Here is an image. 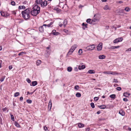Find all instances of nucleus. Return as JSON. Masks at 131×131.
I'll return each instance as SVG.
<instances>
[{
	"label": "nucleus",
	"instance_id": "f257e3e1",
	"mask_svg": "<svg viewBox=\"0 0 131 131\" xmlns=\"http://www.w3.org/2000/svg\"><path fill=\"white\" fill-rule=\"evenodd\" d=\"M31 11L29 8H27L26 10L21 12V13L22 17L25 19H29L30 17Z\"/></svg>",
	"mask_w": 131,
	"mask_h": 131
},
{
	"label": "nucleus",
	"instance_id": "f03ea898",
	"mask_svg": "<svg viewBox=\"0 0 131 131\" xmlns=\"http://www.w3.org/2000/svg\"><path fill=\"white\" fill-rule=\"evenodd\" d=\"M40 10V7L36 5L33 7V10L31 11V14L33 16H36L39 13Z\"/></svg>",
	"mask_w": 131,
	"mask_h": 131
},
{
	"label": "nucleus",
	"instance_id": "7ed1b4c3",
	"mask_svg": "<svg viewBox=\"0 0 131 131\" xmlns=\"http://www.w3.org/2000/svg\"><path fill=\"white\" fill-rule=\"evenodd\" d=\"M77 47V45L76 44H74L72 46L68 52V54L69 55H71Z\"/></svg>",
	"mask_w": 131,
	"mask_h": 131
},
{
	"label": "nucleus",
	"instance_id": "20e7f679",
	"mask_svg": "<svg viewBox=\"0 0 131 131\" xmlns=\"http://www.w3.org/2000/svg\"><path fill=\"white\" fill-rule=\"evenodd\" d=\"M47 4L48 2L47 1H42V2L40 5V6L41 7L44 8L47 5Z\"/></svg>",
	"mask_w": 131,
	"mask_h": 131
},
{
	"label": "nucleus",
	"instance_id": "39448f33",
	"mask_svg": "<svg viewBox=\"0 0 131 131\" xmlns=\"http://www.w3.org/2000/svg\"><path fill=\"white\" fill-rule=\"evenodd\" d=\"M95 46L94 45H92L91 46H88L86 47L87 50H93L95 48Z\"/></svg>",
	"mask_w": 131,
	"mask_h": 131
},
{
	"label": "nucleus",
	"instance_id": "423d86ee",
	"mask_svg": "<svg viewBox=\"0 0 131 131\" xmlns=\"http://www.w3.org/2000/svg\"><path fill=\"white\" fill-rule=\"evenodd\" d=\"M102 43L101 42L99 43L97 46V50L98 51H100L102 50Z\"/></svg>",
	"mask_w": 131,
	"mask_h": 131
},
{
	"label": "nucleus",
	"instance_id": "0eeeda50",
	"mask_svg": "<svg viewBox=\"0 0 131 131\" xmlns=\"http://www.w3.org/2000/svg\"><path fill=\"white\" fill-rule=\"evenodd\" d=\"M83 63H81V64L79 65L78 66V69L79 70H81L82 69H85V67L84 65H81V64H83Z\"/></svg>",
	"mask_w": 131,
	"mask_h": 131
},
{
	"label": "nucleus",
	"instance_id": "6e6552de",
	"mask_svg": "<svg viewBox=\"0 0 131 131\" xmlns=\"http://www.w3.org/2000/svg\"><path fill=\"white\" fill-rule=\"evenodd\" d=\"M1 16L4 17H7L9 15V14H7L6 13H4L3 12H1Z\"/></svg>",
	"mask_w": 131,
	"mask_h": 131
},
{
	"label": "nucleus",
	"instance_id": "1a4fd4ad",
	"mask_svg": "<svg viewBox=\"0 0 131 131\" xmlns=\"http://www.w3.org/2000/svg\"><path fill=\"white\" fill-rule=\"evenodd\" d=\"M42 0H36L35 1V3L37 5H41V3L42 2Z\"/></svg>",
	"mask_w": 131,
	"mask_h": 131
},
{
	"label": "nucleus",
	"instance_id": "9d476101",
	"mask_svg": "<svg viewBox=\"0 0 131 131\" xmlns=\"http://www.w3.org/2000/svg\"><path fill=\"white\" fill-rule=\"evenodd\" d=\"M119 113L123 116H124L125 115L124 111L122 110H121L119 111Z\"/></svg>",
	"mask_w": 131,
	"mask_h": 131
},
{
	"label": "nucleus",
	"instance_id": "9b49d317",
	"mask_svg": "<svg viewBox=\"0 0 131 131\" xmlns=\"http://www.w3.org/2000/svg\"><path fill=\"white\" fill-rule=\"evenodd\" d=\"M105 58V56L104 55H101L99 56V58L100 59H104Z\"/></svg>",
	"mask_w": 131,
	"mask_h": 131
},
{
	"label": "nucleus",
	"instance_id": "f8f14e48",
	"mask_svg": "<svg viewBox=\"0 0 131 131\" xmlns=\"http://www.w3.org/2000/svg\"><path fill=\"white\" fill-rule=\"evenodd\" d=\"M103 9L104 10H110L111 9V8L109 7L107 5H106L104 7Z\"/></svg>",
	"mask_w": 131,
	"mask_h": 131
},
{
	"label": "nucleus",
	"instance_id": "ddd939ff",
	"mask_svg": "<svg viewBox=\"0 0 131 131\" xmlns=\"http://www.w3.org/2000/svg\"><path fill=\"white\" fill-rule=\"evenodd\" d=\"M37 84V82L36 81H34L32 82V84H30V85L31 86H35Z\"/></svg>",
	"mask_w": 131,
	"mask_h": 131
},
{
	"label": "nucleus",
	"instance_id": "4468645a",
	"mask_svg": "<svg viewBox=\"0 0 131 131\" xmlns=\"http://www.w3.org/2000/svg\"><path fill=\"white\" fill-rule=\"evenodd\" d=\"M123 96L126 97H128L130 95V94L127 92H125L123 94Z\"/></svg>",
	"mask_w": 131,
	"mask_h": 131
},
{
	"label": "nucleus",
	"instance_id": "2eb2a0df",
	"mask_svg": "<svg viewBox=\"0 0 131 131\" xmlns=\"http://www.w3.org/2000/svg\"><path fill=\"white\" fill-rule=\"evenodd\" d=\"M111 73H109V74H112L113 75H117L119 74V73L116 71L112 72H110Z\"/></svg>",
	"mask_w": 131,
	"mask_h": 131
},
{
	"label": "nucleus",
	"instance_id": "dca6fc26",
	"mask_svg": "<svg viewBox=\"0 0 131 131\" xmlns=\"http://www.w3.org/2000/svg\"><path fill=\"white\" fill-rule=\"evenodd\" d=\"M88 73L90 74H94L95 73V72L93 70H89L88 71Z\"/></svg>",
	"mask_w": 131,
	"mask_h": 131
},
{
	"label": "nucleus",
	"instance_id": "f3484780",
	"mask_svg": "<svg viewBox=\"0 0 131 131\" xmlns=\"http://www.w3.org/2000/svg\"><path fill=\"white\" fill-rule=\"evenodd\" d=\"M26 8V7L24 6H19L18 9H24Z\"/></svg>",
	"mask_w": 131,
	"mask_h": 131
},
{
	"label": "nucleus",
	"instance_id": "a211bd4d",
	"mask_svg": "<svg viewBox=\"0 0 131 131\" xmlns=\"http://www.w3.org/2000/svg\"><path fill=\"white\" fill-rule=\"evenodd\" d=\"M78 126L79 128L83 127L84 126V125L81 123H79L78 124Z\"/></svg>",
	"mask_w": 131,
	"mask_h": 131
},
{
	"label": "nucleus",
	"instance_id": "6ab92c4d",
	"mask_svg": "<svg viewBox=\"0 0 131 131\" xmlns=\"http://www.w3.org/2000/svg\"><path fill=\"white\" fill-rule=\"evenodd\" d=\"M67 19H65L64 20L63 25V26L64 27H65L66 26V25L67 24Z\"/></svg>",
	"mask_w": 131,
	"mask_h": 131
},
{
	"label": "nucleus",
	"instance_id": "aec40b11",
	"mask_svg": "<svg viewBox=\"0 0 131 131\" xmlns=\"http://www.w3.org/2000/svg\"><path fill=\"white\" fill-rule=\"evenodd\" d=\"M98 107L99 108L102 109H104L106 108V106L104 105H101L99 106H98Z\"/></svg>",
	"mask_w": 131,
	"mask_h": 131
},
{
	"label": "nucleus",
	"instance_id": "412c9836",
	"mask_svg": "<svg viewBox=\"0 0 131 131\" xmlns=\"http://www.w3.org/2000/svg\"><path fill=\"white\" fill-rule=\"evenodd\" d=\"M43 26H41L39 28V30L41 32H42L43 31Z\"/></svg>",
	"mask_w": 131,
	"mask_h": 131
},
{
	"label": "nucleus",
	"instance_id": "4be33fe9",
	"mask_svg": "<svg viewBox=\"0 0 131 131\" xmlns=\"http://www.w3.org/2000/svg\"><path fill=\"white\" fill-rule=\"evenodd\" d=\"M119 47H120L119 46H112L111 47H110V49H115L116 48H119Z\"/></svg>",
	"mask_w": 131,
	"mask_h": 131
},
{
	"label": "nucleus",
	"instance_id": "5701e85b",
	"mask_svg": "<svg viewBox=\"0 0 131 131\" xmlns=\"http://www.w3.org/2000/svg\"><path fill=\"white\" fill-rule=\"evenodd\" d=\"M41 61L39 60H37L36 61V65L37 66H39L41 64Z\"/></svg>",
	"mask_w": 131,
	"mask_h": 131
},
{
	"label": "nucleus",
	"instance_id": "b1692460",
	"mask_svg": "<svg viewBox=\"0 0 131 131\" xmlns=\"http://www.w3.org/2000/svg\"><path fill=\"white\" fill-rule=\"evenodd\" d=\"M53 24V22H51L50 23L46 25V24H44L43 25V26H47L48 27H50L51 25Z\"/></svg>",
	"mask_w": 131,
	"mask_h": 131
},
{
	"label": "nucleus",
	"instance_id": "393cba45",
	"mask_svg": "<svg viewBox=\"0 0 131 131\" xmlns=\"http://www.w3.org/2000/svg\"><path fill=\"white\" fill-rule=\"evenodd\" d=\"M76 96L77 97H80L81 96V95L80 93L79 92H77L76 94Z\"/></svg>",
	"mask_w": 131,
	"mask_h": 131
},
{
	"label": "nucleus",
	"instance_id": "a878e982",
	"mask_svg": "<svg viewBox=\"0 0 131 131\" xmlns=\"http://www.w3.org/2000/svg\"><path fill=\"white\" fill-rule=\"evenodd\" d=\"M26 53L25 52H21L19 53L18 54V55L19 56H23V54H25Z\"/></svg>",
	"mask_w": 131,
	"mask_h": 131
},
{
	"label": "nucleus",
	"instance_id": "bb28decb",
	"mask_svg": "<svg viewBox=\"0 0 131 131\" xmlns=\"http://www.w3.org/2000/svg\"><path fill=\"white\" fill-rule=\"evenodd\" d=\"M67 71L68 72H70L72 71V67H68L67 68Z\"/></svg>",
	"mask_w": 131,
	"mask_h": 131
},
{
	"label": "nucleus",
	"instance_id": "cd10ccee",
	"mask_svg": "<svg viewBox=\"0 0 131 131\" xmlns=\"http://www.w3.org/2000/svg\"><path fill=\"white\" fill-rule=\"evenodd\" d=\"M2 111L3 112H5L6 110H7V112H8V110L7 107H5V108H3L2 109Z\"/></svg>",
	"mask_w": 131,
	"mask_h": 131
},
{
	"label": "nucleus",
	"instance_id": "c85d7f7f",
	"mask_svg": "<svg viewBox=\"0 0 131 131\" xmlns=\"http://www.w3.org/2000/svg\"><path fill=\"white\" fill-rule=\"evenodd\" d=\"M19 93L18 92H16L14 94V96L15 97H16L18 96H19Z\"/></svg>",
	"mask_w": 131,
	"mask_h": 131
},
{
	"label": "nucleus",
	"instance_id": "c756f323",
	"mask_svg": "<svg viewBox=\"0 0 131 131\" xmlns=\"http://www.w3.org/2000/svg\"><path fill=\"white\" fill-rule=\"evenodd\" d=\"M110 97L112 99H115V95L114 94L111 95Z\"/></svg>",
	"mask_w": 131,
	"mask_h": 131
},
{
	"label": "nucleus",
	"instance_id": "7c9ffc66",
	"mask_svg": "<svg viewBox=\"0 0 131 131\" xmlns=\"http://www.w3.org/2000/svg\"><path fill=\"white\" fill-rule=\"evenodd\" d=\"M5 77V76H3V77L0 80V81L1 82H2L3 81H4Z\"/></svg>",
	"mask_w": 131,
	"mask_h": 131
},
{
	"label": "nucleus",
	"instance_id": "2f4dec72",
	"mask_svg": "<svg viewBox=\"0 0 131 131\" xmlns=\"http://www.w3.org/2000/svg\"><path fill=\"white\" fill-rule=\"evenodd\" d=\"M79 88V86L78 85H76L74 86V89L75 90H78Z\"/></svg>",
	"mask_w": 131,
	"mask_h": 131
},
{
	"label": "nucleus",
	"instance_id": "473e14b6",
	"mask_svg": "<svg viewBox=\"0 0 131 131\" xmlns=\"http://www.w3.org/2000/svg\"><path fill=\"white\" fill-rule=\"evenodd\" d=\"M15 126L17 127H19L20 125L18 123L16 122H15Z\"/></svg>",
	"mask_w": 131,
	"mask_h": 131
},
{
	"label": "nucleus",
	"instance_id": "72a5a7b5",
	"mask_svg": "<svg viewBox=\"0 0 131 131\" xmlns=\"http://www.w3.org/2000/svg\"><path fill=\"white\" fill-rule=\"evenodd\" d=\"M78 53L79 55H81L82 53V51L81 49H80L78 51Z\"/></svg>",
	"mask_w": 131,
	"mask_h": 131
},
{
	"label": "nucleus",
	"instance_id": "f704fd0d",
	"mask_svg": "<svg viewBox=\"0 0 131 131\" xmlns=\"http://www.w3.org/2000/svg\"><path fill=\"white\" fill-rule=\"evenodd\" d=\"M118 42H119V41H118V39H117V38L115 39L113 41L114 43H116Z\"/></svg>",
	"mask_w": 131,
	"mask_h": 131
},
{
	"label": "nucleus",
	"instance_id": "c9c22d12",
	"mask_svg": "<svg viewBox=\"0 0 131 131\" xmlns=\"http://www.w3.org/2000/svg\"><path fill=\"white\" fill-rule=\"evenodd\" d=\"M130 10V9L128 7H126L125 9V10L127 12H128Z\"/></svg>",
	"mask_w": 131,
	"mask_h": 131
},
{
	"label": "nucleus",
	"instance_id": "e433bc0d",
	"mask_svg": "<svg viewBox=\"0 0 131 131\" xmlns=\"http://www.w3.org/2000/svg\"><path fill=\"white\" fill-rule=\"evenodd\" d=\"M91 105V107L92 108H94L95 107V105L93 103H91L90 104Z\"/></svg>",
	"mask_w": 131,
	"mask_h": 131
},
{
	"label": "nucleus",
	"instance_id": "4c0bfd02",
	"mask_svg": "<svg viewBox=\"0 0 131 131\" xmlns=\"http://www.w3.org/2000/svg\"><path fill=\"white\" fill-rule=\"evenodd\" d=\"M91 19H88L86 20V22L88 23L91 24L90 21Z\"/></svg>",
	"mask_w": 131,
	"mask_h": 131
},
{
	"label": "nucleus",
	"instance_id": "58836bf2",
	"mask_svg": "<svg viewBox=\"0 0 131 131\" xmlns=\"http://www.w3.org/2000/svg\"><path fill=\"white\" fill-rule=\"evenodd\" d=\"M54 10H56L58 13L60 12L61 11L60 9H59L57 8H55Z\"/></svg>",
	"mask_w": 131,
	"mask_h": 131
},
{
	"label": "nucleus",
	"instance_id": "ea45409f",
	"mask_svg": "<svg viewBox=\"0 0 131 131\" xmlns=\"http://www.w3.org/2000/svg\"><path fill=\"white\" fill-rule=\"evenodd\" d=\"M119 42L122 41L123 40V39L122 38H117Z\"/></svg>",
	"mask_w": 131,
	"mask_h": 131
},
{
	"label": "nucleus",
	"instance_id": "a19ab883",
	"mask_svg": "<svg viewBox=\"0 0 131 131\" xmlns=\"http://www.w3.org/2000/svg\"><path fill=\"white\" fill-rule=\"evenodd\" d=\"M26 102L28 103H31L32 102V101L30 100H26Z\"/></svg>",
	"mask_w": 131,
	"mask_h": 131
},
{
	"label": "nucleus",
	"instance_id": "79ce46f5",
	"mask_svg": "<svg viewBox=\"0 0 131 131\" xmlns=\"http://www.w3.org/2000/svg\"><path fill=\"white\" fill-rule=\"evenodd\" d=\"M94 99L95 101H97L99 99V98L97 97H95L94 98Z\"/></svg>",
	"mask_w": 131,
	"mask_h": 131
},
{
	"label": "nucleus",
	"instance_id": "37998d69",
	"mask_svg": "<svg viewBox=\"0 0 131 131\" xmlns=\"http://www.w3.org/2000/svg\"><path fill=\"white\" fill-rule=\"evenodd\" d=\"M10 117L12 120L13 121H14V119L13 115H10Z\"/></svg>",
	"mask_w": 131,
	"mask_h": 131
},
{
	"label": "nucleus",
	"instance_id": "c03bdc74",
	"mask_svg": "<svg viewBox=\"0 0 131 131\" xmlns=\"http://www.w3.org/2000/svg\"><path fill=\"white\" fill-rule=\"evenodd\" d=\"M44 129L45 130V131H48V129L46 126H44Z\"/></svg>",
	"mask_w": 131,
	"mask_h": 131
},
{
	"label": "nucleus",
	"instance_id": "a18cd8bd",
	"mask_svg": "<svg viewBox=\"0 0 131 131\" xmlns=\"http://www.w3.org/2000/svg\"><path fill=\"white\" fill-rule=\"evenodd\" d=\"M12 13L14 15H15L16 14V12L15 11H11Z\"/></svg>",
	"mask_w": 131,
	"mask_h": 131
},
{
	"label": "nucleus",
	"instance_id": "49530a36",
	"mask_svg": "<svg viewBox=\"0 0 131 131\" xmlns=\"http://www.w3.org/2000/svg\"><path fill=\"white\" fill-rule=\"evenodd\" d=\"M116 89L117 90L120 91L121 90V88L120 87H117L116 88Z\"/></svg>",
	"mask_w": 131,
	"mask_h": 131
},
{
	"label": "nucleus",
	"instance_id": "de8ad7c7",
	"mask_svg": "<svg viewBox=\"0 0 131 131\" xmlns=\"http://www.w3.org/2000/svg\"><path fill=\"white\" fill-rule=\"evenodd\" d=\"M11 4L13 6H14L15 5V3L14 2V1L11 2Z\"/></svg>",
	"mask_w": 131,
	"mask_h": 131
},
{
	"label": "nucleus",
	"instance_id": "09e8293b",
	"mask_svg": "<svg viewBox=\"0 0 131 131\" xmlns=\"http://www.w3.org/2000/svg\"><path fill=\"white\" fill-rule=\"evenodd\" d=\"M56 30L54 29L52 30V34L54 35H56V34H55V33L56 32Z\"/></svg>",
	"mask_w": 131,
	"mask_h": 131
},
{
	"label": "nucleus",
	"instance_id": "8fccbe9b",
	"mask_svg": "<svg viewBox=\"0 0 131 131\" xmlns=\"http://www.w3.org/2000/svg\"><path fill=\"white\" fill-rule=\"evenodd\" d=\"M26 80L28 83H30L31 82V80L29 79H27Z\"/></svg>",
	"mask_w": 131,
	"mask_h": 131
},
{
	"label": "nucleus",
	"instance_id": "3c124183",
	"mask_svg": "<svg viewBox=\"0 0 131 131\" xmlns=\"http://www.w3.org/2000/svg\"><path fill=\"white\" fill-rule=\"evenodd\" d=\"M82 26V28L83 30H85L86 28H87V27L85 26Z\"/></svg>",
	"mask_w": 131,
	"mask_h": 131
},
{
	"label": "nucleus",
	"instance_id": "603ef678",
	"mask_svg": "<svg viewBox=\"0 0 131 131\" xmlns=\"http://www.w3.org/2000/svg\"><path fill=\"white\" fill-rule=\"evenodd\" d=\"M116 3L117 4H119V3H123V2H122L121 1H119L116 2Z\"/></svg>",
	"mask_w": 131,
	"mask_h": 131
},
{
	"label": "nucleus",
	"instance_id": "864d4df0",
	"mask_svg": "<svg viewBox=\"0 0 131 131\" xmlns=\"http://www.w3.org/2000/svg\"><path fill=\"white\" fill-rule=\"evenodd\" d=\"M82 26H87L88 25L87 24H85L84 23H83L82 24Z\"/></svg>",
	"mask_w": 131,
	"mask_h": 131
},
{
	"label": "nucleus",
	"instance_id": "5fc2aeb1",
	"mask_svg": "<svg viewBox=\"0 0 131 131\" xmlns=\"http://www.w3.org/2000/svg\"><path fill=\"white\" fill-rule=\"evenodd\" d=\"M123 100L125 102L128 101V100L126 98H124L123 99Z\"/></svg>",
	"mask_w": 131,
	"mask_h": 131
},
{
	"label": "nucleus",
	"instance_id": "6e6d98bb",
	"mask_svg": "<svg viewBox=\"0 0 131 131\" xmlns=\"http://www.w3.org/2000/svg\"><path fill=\"white\" fill-rule=\"evenodd\" d=\"M63 31L64 32L66 33H68V31L66 29H64Z\"/></svg>",
	"mask_w": 131,
	"mask_h": 131
},
{
	"label": "nucleus",
	"instance_id": "4d7b16f0",
	"mask_svg": "<svg viewBox=\"0 0 131 131\" xmlns=\"http://www.w3.org/2000/svg\"><path fill=\"white\" fill-rule=\"evenodd\" d=\"M89 127H87L85 128V130L86 131H89Z\"/></svg>",
	"mask_w": 131,
	"mask_h": 131
},
{
	"label": "nucleus",
	"instance_id": "13d9d810",
	"mask_svg": "<svg viewBox=\"0 0 131 131\" xmlns=\"http://www.w3.org/2000/svg\"><path fill=\"white\" fill-rule=\"evenodd\" d=\"M27 95L28 94L32 95L33 93V92L29 93L28 91L27 92Z\"/></svg>",
	"mask_w": 131,
	"mask_h": 131
},
{
	"label": "nucleus",
	"instance_id": "bf43d9fd",
	"mask_svg": "<svg viewBox=\"0 0 131 131\" xmlns=\"http://www.w3.org/2000/svg\"><path fill=\"white\" fill-rule=\"evenodd\" d=\"M50 104H51L50 108H51V100H50V101H49V104H50Z\"/></svg>",
	"mask_w": 131,
	"mask_h": 131
},
{
	"label": "nucleus",
	"instance_id": "052dcab7",
	"mask_svg": "<svg viewBox=\"0 0 131 131\" xmlns=\"http://www.w3.org/2000/svg\"><path fill=\"white\" fill-rule=\"evenodd\" d=\"M117 80L115 79H114V82H115V83H117L118 81H117Z\"/></svg>",
	"mask_w": 131,
	"mask_h": 131
},
{
	"label": "nucleus",
	"instance_id": "680f3d73",
	"mask_svg": "<svg viewBox=\"0 0 131 131\" xmlns=\"http://www.w3.org/2000/svg\"><path fill=\"white\" fill-rule=\"evenodd\" d=\"M23 99V98L22 97H21L20 98V100L21 101H22Z\"/></svg>",
	"mask_w": 131,
	"mask_h": 131
},
{
	"label": "nucleus",
	"instance_id": "e2e57ef3",
	"mask_svg": "<svg viewBox=\"0 0 131 131\" xmlns=\"http://www.w3.org/2000/svg\"><path fill=\"white\" fill-rule=\"evenodd\" d=\"M12 68V66H9V69L10 70Z\"/></svg>",
	"mask_w": 131,
	"mask_h": 131
},
{
	"label": "nucleus",
	"instance_id": "0e129e2a",
	"mask_svg": "<svg viewBox=\"0 0 131 131\" xmlns=\"http://www.w3.org/2000/svg\"><path fill=\"white\" fill-rule=\"evenodd\" d=\"M2 61L1 60H0V68H1L2 67L1 65L2 64Z\"/></svg>",
	"mask_w": 131,
	"mask_h": 131
},
{
	"label": "nucleus",
	"instance_id": "69168bd1",
	"mask_svg": "<svg viewBox=\"0 0 131 131\" xmlns=\"http://www.w3.org/2000/svg\"><path fill=\"white\" fill-rule=\"evenodd\" d=\"M63 25V24H61L60 23H59V26L60 27H61L62 25Z\"/></svg>",
	"mask_w": 131,
	"mask_h": 131
},
{
	"label": "nucleus",
	"instance_id": "338daca9",
	"mask_svg": "<svg viewBox=\"0 0 131 131\" xmlns=\"http://www.w3.org/2000/svg\"><path fill=\"white\" fill-rule=\"evenodd\" d=\"M103 73L104 74H109L108 71H104L103 72Z\"/></svg>",
	"mask_w": 131,
	"mask_h": 131
},
{
	"label": "nucleus",
	"instance_id": "774afa93",
	"mask_svg": "<svg viewBox=\"0 0 131 131\" xmlns=\"http://www.w3.org/2000/svg\"><path fill=\"white\" fill-rule=\"evenodd\" d=\"M119 11L122 13H123L124 10L123 9H121L119 10Z\"/></svg>",
	"mask_w": 131,
	"mask_h": 131
}]
</instances>
